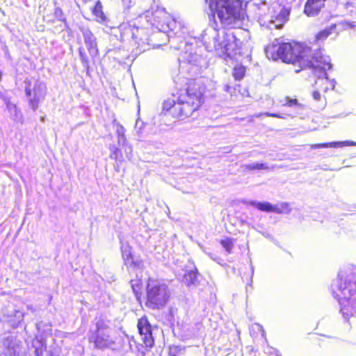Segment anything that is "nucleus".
<instances>
[{
    "mask_svg": "<svg viewBox=\"0 0 356 356\" xmlns=\"http://www.w3.org/2000/svg\"><path fill=\"white\" fill-rule=\"evenodd\" d=\"M204 92L205 86L201 79L189 80L185 90L164 102V114L180 120L192 116L204 102Z\"/></svg>",
    "mask_w": 356,
    "mask_h": 356,
    "instance_id": "obj_1",
    "label": "nucleus"
},
{
    "mask_svg": "<svg viewBox=\"0 0 356 356\" xmlns=\"http://www.w3.org/2000/svg\"><path fill=\"white\" fill-rule=\"evenodd\" d=\"M265 53L269 59L273 60L281 59L284 63L298 65L301 69L316 68L322 63L316 58V54L315 56L312 54L310 47L294 41L273 43L266 47Z\"/></svg>",
    "mask_w": 356,
    "mask_h": 356,
    "instance_id": "obj_2",
    "label": "nucleus"
},
{
    "mask_svg": "<svg viewBox=\"0 0 356 356\" xmlns=\"http://www.w3.org/2000/svg\"><path fill=\"white\" fill-rule=\"evenodd\" d=\"M331 290L338 300L344 320L350 325H356V270L341 271L333 281Z\"/></svg>",
    "mask_w": 356,
    "mask_h": 356,
    "instance_id": "obj_3",
    "label": "nucleus"
},
{
    "mask_svg": "<svg viewBox=\"0 0 356 356\" xmlns=\"http://www.w3.org/2000/svg\"><path fill=\"white\" fill-rule=\"evenodd\" d=\"M209 4L211 13L209 14V22H216V14L220 22L230 21L234 22L244 20L248 16L243 8L242 0H205Z\"/></svg>",
    "mask_w": 356,
    "mask_h": 356,
    "instance_id": "obj_4",
    "label": "nucleus"
},
{
    "mask_svg": "<svg viewBox=\"0 0 356 356\" xmlns=\"http://www.w3.org/2000/svg\"><path fill=\"white\" fill-rule=\"evenodd\" d=\"M215 35L212 44H206L208 51H215L219 57L232 58L236 53H234L235 46L234 37L228 35L224 29H219L216 26L213 27Z\"/></svg>",
    "mask_w": 356,
    "mask_h": 356,
    "instance_id": "obj_5",
    "label": "nucleus"
},
{
    "mask_svg": "<svg viewBox=\"0 0 356 356\" xmlns=\"http://www.w3.org/2000/svg\"><path fill=\"white\" fill-rule=\"evenodd\" d=\"M112 329L108 323L99 320L96 323L95 330L89 332L88 340L96 348L104 350L113 348L115 344V339L112 336Z\"/></svg>",
    "mask_w": 356,
    "mask_h": 356,
    "instance_id": "obj_6",
    "label": "nucleus"
},
{
    "mask_svg": "<svg viewBox=\"0 0 356 356\" xmlns=\"http://www.w3.org/2000/svg\"><path fill=\"white\" fill-rule=\"evenodd\" d=\"M170 298L168 286L156 280H149L147 286V305L152 309L163 307Z\"/></svg>",
    "mask_w": 356,
    "mask_h": 356,
    "instance_id": "obj_7",
    "label": "nucleus"
},
{
    "mask_svg": "<svg viewBox=\"0 0 356 356\" xmlns=\"http://www.w3.org/2000/svg\"><path fill=\"white\" fill-rule=\"evenodd\" d=\"M316 58L321 61V66L316 68L311 67L313 69L314 72L318 76V80L316 83L317 85L325 86L323 88L324 92H327L329 90H334L335 87V81L334 79H330L327 76L326 71L332 68L330 58L327 56L323 55L321 52L316 54Z\"/></svg>",
    "mask_w": 356,
    "mask_h": 356,
    "instance_id": "obj_8",
    "label": "nucleus"
},
{
    "mask_svg": "<svg viewBox=\"0 0 356 356\" xmlns=\"http://www.w3.org/2000/svg\"><path fill=\"white\" fill-rule=\"evenodd\" d=\"M46 86L41 81H35L32 86L27 83L25 88L26 95L29 98V105L35 111L39 104L42 102L46 95Z\"/></svg>",
    "mask_w": 356,
    "mask_h": 356,
    "instance_id": "obj_9",
    "label": "nucleus"
},
{
    "mask_svg": "<svg viewBox=\"0 0 356 356\" xmlns=\"http://www.w3.org/2000/svg\"><path fill=\"white\" fill-rule=\"evenodd\" d=\"M353 24H332L330 26L318 32L315 36L316 41H323L329 36L336 37L339 32L343 30L355 29Z\"/></svg>",
    "mask_w": 356,
    "mask_h": 356,
    "instance_id": "obj_10",
    "label": "nucleus"
},
{
    "mask_svg": "<svg viewBox=\"0 0 356 356\" xmlns=\"http://www.w3.org/2000/svg\"><path fill=\"white\" fill-rule=\"evenodd\" d=\"M47 326L43 322L36 323V329L38 332L35 339L32 341V346L35 349V354L36 356H42L44 350L46 349V346L43 342L42 335H49L51 334V330L48 328L42 330L43 326Z\"/></svg>",
    "mask_w": 356,
    "mask_h": 356,
    "instance_id": "obj_11",
    "label": "nucleus"
},
{
    "mask_svg": "<svg viewBox=\"0 0 356 356\" xmlns=\"http://www.w3.org/2000/svg\"><path fill=\"white\" fill-rule=\"evenodd\" d=\"M159 33H166L169 40H174L176 38H181L184 26L182 24H157L155 27Z\"/></svg>",
    "mask_w": 356,
    "mask_h": 356,
    "instance_id": "obj_12",
    "label": "nucleus"
},
{
    "mask_svg": "<svg viewBox=\"0 0 356 356\" xmlns=\"http://www.w3.org/2000/svg\"><path fill=\"white\" fill-rule=\"evenodd\" d=\"M138 329L141 339L147 347H152L154 339L152 335V328L146 318H141L138 323Z\"/></svg>",
    "mask_w": 356,
    "mask_h": 356,
    "instance_id": "obj_13",
    "label": "nucleus"
},
{
    "mask_svg": "<svg viewBox=\"0 0 356 356\" xmlns=\"http://www.w3.org/2000/svg\"><path fill=\"white\" fill-rule=\"evenodd\" d=\"M121 250L124 263L128 268H143V264L140 261L134 260L131 252V248L129 245H122Z\"/></svg>",
    "mask_w": 356,
    "mask_h": 356,
    "instance_id": "obj_14",
    "label": "nucleus"
},
{
    "mask_svg": "<svg viewBox=\"0 0 356 356\" xmlns=\"http://www.w3.org/2000/svg\"><path fill=\"white\" fill-rule=\"evenodd\" d=\"M82 32L90 55L92 57L96 56L98 54V49L95 37L90 30L83 29Z\"/></svg>",
    "mask_w": 356,
    "mask_h": 356,
    "instance_id": "obj_15",
    "label": "nucleus"
},
{
    "mask_svg": "<svg viewBox=\"0 0 356 356\" xmlns=\"http://www.w3.org/2000/svg\"><path fill=\"white\" fill-rule=\"evenodd\" d=\"M291 13V7L286 6L278 5L274 10L273 18L269 22H275V20L281 22H286L289 20V15Z\"/></svg>",
    "mask_w": 356,
    "mask_h": 356,
    "instance_id": "obj_16",
    "label": "nucleus"
},
{
    "mask_svg": "<svg viewBox=\"0 0 356 356\" xmlns=\"http://www.w3.org/2000/svg\"><path fill=\"white\" fill-rule=\"evenodd\" d=\"M325 0H307L304 12L307 16H314L318 13Z\"/></svg>",
    "mask_w": 356,
    "mask_h": 356,
    "instance_id": "obj_17",
    "label": "nucleus"
},
{
    "mask_svg": "<svg viewBox=\"0 0 356 356\" xmlns=\"http://www.w3.org/2000/svg\"><path fill=\"white\" fill-rule=\"evenodd\" d=\"M19 352V345L13 340H6L3 343V350L0 356H18Z\"/></svg>",
    "mask_w": 356,
    "mask_h": 356,
    "instance_id": "obj_18",
    "label": "nucleus"
},
{
    "mask_svg": "<svg viewBox=\"0 0 356 356\" xmlns=\"http://www.w3.org/2000/svg\"><path fill=\"white\" fill-rule=\"evenodd\" d=\"M182 59L184 64L186 63L189 65H191L193 66L192 70L196 72L198 70V67L201 64L202 58L197 54H188L186 52L182 56Z\"/></svg>",
    "mask_w": 356,
    "mask_h": 356,
    "instance_id": "obj_19",
    "label": "nucleus"
},
{
    "mask_svg": "<svg viewBox=\"0 0 356 356\" xmlns=\"http://www.w3.org/2000/svg\"><path fill=\"white\" fill-rule=\"evenodd\" d=\"M348 145L355 146L356 142L351 140L339 141V142H330L327 143L315 144L312 146V148H323V147H343Z\"/></svg>",
    "mask_w": 356,
    "mask_h": 356,
    "instance_id": "obj_20",
    "label": "nucleus"
},
{
    "mask_svg": "<svg viewBox=\"0 0 356 356\" xmlns=\"http://www.w3.org/2000/svg\"><path fill=\"white\" fill-rule=\"evenodd\" d=\"M241 168L243 172H247L261 170H272L273 167H270L267 163H251L241 165Z\"/></svg>",
    "mask_w": 356,
    "mask_h": 356,
    "instance_id": "obj_21",
    "label": "nucleus"
},
{
    "mask_svg": "<svg viewBox=\"0 0 356 356\" xmlns=\"http://www.w3.org/2000/svg\"><path fill=\"white\" fill-rule=\"evenodd\" d=\"M197 277V270L195 267H192L191 269L186 270L183 275L181 281L187 286H190L195 283Z\"/></svg>",
    "mask_w": 356,
    "mask_h": 356,
    "instance_id": "obj_22",
    "label": "nucleus"
},
{
    "mask_svg": "<svg viewBox=\"0 0 356 356\" xmlns=\"http://www.w3.org/2000/svg\"><path fill=\"white\" fill-rule=\"evenodd\" d=\"M247 204L256 207L260 211H266V212H273L274 205L270 204L268 202H257V201H250L247 202Z\"/></svg>",
    "mask_w": 356,
    "mask_h": 356,
    "instance_id": "obj_23",
    "label": "nucleus"
},
{
    "mask_svg": "<svg viewBox=\"0 0 356 356\" xmlns=\"http://www.w3.org/2000/svg\"><path fill=\"white\" fill-rule=\"evenodd\" d=\"M284 106L291 107L294 109V112L293 113H289L288 115L290 116H293L296 114L299 113V111L302 108V105L299 104L296 99H289L286 97V103L283 104Z\"/></svg>",
    "mask_w": 356,
    "mask_h": 356,
    "instance_id": "obj_24",
    "label": "nucleus"
},
{
    "mask_svg": "<svg viewBox=\"0 0 356 356\" xmlns=\"http://www.w3.org/2000/svg\"><path fill=\"white\" fill-rule=\"evenodd\" d=\"M6 108L9 111L10 115L15 120H19L22 118V113L19 110H18L17 106L15 104H13L10 101H6Z\"/></svg>",
    "mask_w": 356,
    "mask_h": 356,
    "instance_id": "obj_25",
    "label": "nucleus"
},
{
    "mask_svg": "<svg viewBox=\"0 0 356 356\" xmlns=\"http://www.w3.org/2000/svg\"><path fill=\"white\" fill-rule=\"evenodd\" d=\"M116 134L118 136V143L119 145H124L127 142V139L125 136L124 127L120 124H116Z\"/></svg>",
    "mask_w": 356,
    "mask_h": 356,
    "instance_id": "obj_26",
    "label": "nucleus"
},
{
    "mask_svg": "<svg viewBox=\"0 0 356 356\" xmlns=\"http://www.w3.org/2000/svg\"><path fill=\"white\" fill-rule=\"evenodd\" d=\"M24 317V313L19 310H15L13 315L10 316L9 322L13 327H15L23 321Z\"/></svg>",
    "mask_w": 356,
    "mask_h": 356,
    "instance_id": "obj_27",
    "label": "nucleus"
},
{
    "mask_svg": "<svg viewBox=\"0 0 356 356\" xmlns=\"http://www.w3.org/2000/svg\"><path fill=\"white\" fill-rule=\"evenodd\" d=\"M273 212L281 214V213H290L291 209L289 208V204L287 202H282L280 204L274 205Z\"/></svg>",
    "mask_w": 356,
    "mask_h": 356,
    "instance_id": "obj_28",
    "label": "nucleus"
},
{
    "mask_svg": "<svg viewBox=\"0 0 356 356\" xmlns=\"http://www.w3.org/2000/svg\"><path fill=\"white\" fill-rule=\"evenodd\" d=\"M245 73V68L242 65H237L234 68L232 75L236 80H241Z\"/></svg>",
    "mask_w": 356,
    "mask_h": 356,
    "instance_id": "obj_29",
    "label": "nucleus"
},
{
    "mask_svg": "<svg viewBox=\"0 0 356 356\" xmlns=\"http://www.w3.org/2000/svg\"><path fill=\"white\" fill-rule=\"evenodd\" d=\"M79 53L80 60L83 64V66L88 70L89 68V60L88 56L85 53L84 49L83 47H80L79 49Z\"/></svg>",
    "mask_w": 356,
    "mask_h": 356,
    "instance_id": "obj_30",
    "label": "nucleus"
},
{
    "mask_svg": "<svg viewBox=\"0 0 356 356\" xmlns=\"http://www.w3.org/2000/svg\"><path fill=\"white\" fill-rule=\"evenodd\" d=\"M102 5L99 3H97L93 10V13L97 17H99L102 21L106 20V15L104 14L102 11Z\"/></svg>",
    "mask_w": 356,
    "mask_h": 356,
    "instance_id": "obj_31",
    "label": "nucleus"
},
{
    "mask_svg": "<svg viewBox=\"0 0 356 356\" xmlns=\"http://www.w3.org/2000/svg\"><path fill=\"white\" fill-rule=\"evenodd\" d=\"M220 244L226 250V251L228 253H230L232 252L233 246H234L233 241L232 239L226 238V239L221 240Z\"/></svg>",
    "mask_w": 356,
    "mask_h": 356,
    "instance_id": "obj_32",
    "label": "nucleus"
},
{
    "mask_svg": "<svg viewBox=\"0 0 356 356\" xmlns=\"http://www.w3.org/2000/svg\"><path fill=\"white\" fill-rule=\"evenodd\" d=\"M124 5L127 6V11L135 15V8L134 6L136 3V0H123Z\"/></svg>",
    "mask_w": 356,
    "mask_h": 356,
    "instance_id": "obj_33",
    "label": "nucleus"
},
{
    "mask_svg": "<svg viewBox=\"0 0 356 356\" xmlns=\"http://www.w3.org/2000/svg\"><path fill=\"white\" fill-rule=\"evenodd\" d=\"M54 16L56 20L61 22H65V18L64 14L60 8H56L54 10Z\"/></svg>",
    "mask_w": 356,
    "mask_h": 356,
    "instance_id": "obj_34",
    "label": "nucleus"
},
{
    "mask_svg": "<svg viewBox=\"0 0 356 356\" xmlns=\"http://www.w3.org/2000/svg\"><path fill=\"white\" fill-rule=\"evenodd\" d=\"M121 146L122 148H124L126 157L130 160L132 158V147L128 143V142H127L124 145Z\"/></svg>",
    "mask_w": 356,
    "mask_h": 356,
    "instance_id": "obj_35",
    "label": "nucleus"
},
{
    "mask_svg": "<svg viewBox=\"0 0 356 356\" xmlns=\"http://www.w3.org/2000/svg\"><path fill=\"white\" fill-rule=\"evenodd\" d=\"M152 13L149 10H145L144 13L139 14L136 19H140L141 20L145 18L147 22H149L151 21L150 15H152Z\"/></svg>",
    "mask_w": 356,
    "mask_h": 356,
    "instance_id": "obj_36",
    "label": "nucleus"
},
{
    "mask_svg": "<svg viewBox=\"0 0 356 356\" xmlns=\"http://www.w3.org/2000/svg\"><path fill=\"white\" fill-rule=\"evenodd\" d=\"M143 127H144V122L142 120L138 119L135 124V131L138 135H140V131L143 129Z\"/></svg>",
    "mask_w": 356,
    "mask_h": 356,
    "instance_id": "obj_37",
    "label": "nucleus"
},
{
    "mask_svg": "<svg viewBox=\"0 0 356 356\" xmlns=\"http://www.w3.org/2000/svg\"><path fill=\"white\" fill-rule=\"evenodd\" d=\"M181 348L178 346H170L169 354L170 356H177L179 352H180Z\"/></svg>",
    "mask_w": 356,
    "mask_h": 356,
    "instance_id": "obj_38",
    "label": "nucleus"
},
{
    "mask_svg": "<svg viewBox=\"0 0 356 356\" xmlns=\"http://www.w3.org/2000/svg\"><path fill=\"white\" fill-rule=\"evenodd\" d=\"M252 329H254V330H258L259 332H261V336L263 337H265V331L264 330V327L259 323H255L252 325Z\"/></svg>",
    "mask_w": 356,
    "mask_h": 356,
    "instance_id": "obj_39",
    "label": "nucleus"
},
{
    "mask_svg": "<svg viewBox=\"0 0 356 356\" xmlns=\"http://www.w3.org/2000/svg\"><path fill=\"white\" fill-rule=\"evenodd\" d=\"M312 97H313L314 99L316 101H320L321 99V93L317 90H315L313 92Z\"/></svg>",
    "mask_w": 356,
    "mask_h": 356,
    "instance_id": "obj_40",
    "label": "nucleus"
},
{
    "mask_svg": "<svg viewBox=\"0 0 356 356\" xmlns=\"http://www.w3.org/2000/svg\"><path fill=\"white\" fill-rule=\"evenodd\" d=\"M135 281L134 280H131V287H132V289H133V291L134 293H135L136 295V297L137 298H138V289H137V288H138V286H135V284L134 283Z\"/></svg>",
    "mask_w": 356,
    "mask_h": 356,
    "instance_id": "obj_41",
    "label": "nucleus"
},
{
    "mask_svg": "<svg viewBox=\"0 0 356 356\" xmlns=\"http://www.w3.org/2000/svg\"><path fill=\"white\" fill-rule=\"evenodd\" d=\"M225 90L229 92L231 95H233L234 94V91L235 90L234 88H233L232 87L228 86V85H225Z\"/></svg>",
    "mask_w": 356,
    "mask_h": 356,
    "instance_id": "obj_42",
    "label": "nucleus"
},
{
    "mask_svg": "<svg viewBox=\"0 0 356 356\" xmlns=\"http://www.w3.org/2000/svg\"><path fill=\"white\" fill-rule=\"evenodd\" d=\"M264 115L266 116H271V117H275V118H285L284 116H282L280 114H277V113H271L267 112V113H265Z\"/></svg>",
    "mask_w": 356,
    "mask_h": 356,
    "instance_id": "obj_43",
    "label": "nucleus"
},
{
    "mask_svg": "<svg viewBox=\"0 0 356 356\" xmlns=\"http://www.w3.org/2000/svg\"><path fill=\"white\" fill-rule=\"evenodd\" d=\"M26 308L28 310L31 311L33 313L36 311V309L32 305H27Z\"/></svg>",
    "mask_w": 356,
    "mask_h": 356,
    "instance_id": "obj_44",
    "label": "nucleus"
},
{
    "mask_svg": "<svg viewBox=\"0 0 356 356\" xmlns=\"http://www.w3.org/2000/svg\"><path fill=\"white\" fill-rule=\"evenodd\" d=\"M283 25H284V24H279L276 25L275 28L277 29H282Z\"/></svg>",
    "mask_w": 356,
    "mask_h": 356,
    "instance_id": "obj_45",
    "label": "nucleus"
},
{
    "mask_svg": "<svg viewBox=\"0 0 356 356\" xmlns=\"http://www.w3.org/2000/svg\"><path fill=\"white\" fill-rule=\"evenodd\" d=\"M118 149H116L115 151L113 152V155L115 156V159H117V156H118Z\"/></svg>",
    "mask_w": 356,
    "mask_h": 356,
    "instance_id": "obj_46",
    "label": "nucleus"
},
{
    "mask_svg": "<svg viewBox=\"0 0 356 356\" xmlns=\"http://www.w3.org/2000/svg\"><path fill=\"white\" fill-rule=\"evenodd\" d=\"M211 258L214 260V261H217V259H218L219 258H218L217 257H213L212 255H211Z\"/></svg>",
    "mask_w": 356,
    "mask_h": 356,
    "instance_id": "obj_47",
    "label": "nucleus"
},
{
    "mask_svg": "<svg viewBox=\"0 0 356 356\" xmlns=\"http://www.w3.org/2000/svg\"><path fill=\"white\" fill-rule=\"evenodd\" d=\"M172 20H173L174 22H177V19L175 16H173L172 17Z\"/></svg>",
    "mask_w": 356,
    "mask_h": 356,
    "instance_id": "obj_48",
    "label": "nucleus"
},
{
    "mask_svg": "<svg viewBox=\"0 0 356 356\" xmlns=\"http://www.w3.org/2000/svg\"><path fill=\"white\" fill-rule=\"evenodd\" d=\"M181 44H179V47H177V49H181Z\"/></svg>",
    "mask_w": 356,
    "mask_h": 356,
    "instance_id": "obj_49",
    "label": "nucleus"
},
{
    "mask_svg": "<svg viewBox=\"0 0 356 356\" xmlns=\"http://www.w3.org/2000/svg\"><path fill=\"white\" fill-rule=\"evenodd\" d=\"M260 115H261V114H257V115H256L255 116H256L257 118H258V117H259Z\"/></svg>",
    "mask_w": 356,
    "mask_h": 356,
    "instance_id": "obj_50",
    "label": "nucleus"
},
{
    "mask_svg": "<svg viewBox=\"0 0 356 356\" xmlns=\"http://www.w3.org/2000/svg\"><path fill=\"white\" fill-rule=\"evenodd\" d=\"M252 273H253V266H251Z\"/></svg>",
    "mask_w": 356,
    "mask_h": 356,
    "instance_id": "obj_51",
    "label": "nucleus"
},
{
    "mask_svg": "<svg viewBox=\"0 0 356 356\" xmlns=\"http://www.w3.org/2000/svg\"><path fill=\"white\" fill-rule=\"evenodd\" d=\"M213 25H216V26H218V24L217 23H215V24H213Z\"/></svg>",
    "mask_w": 356,
    "mask_h": 356,
    "instance_id": "obj_52",
    "label": "nucleus"
}]
</instances>
